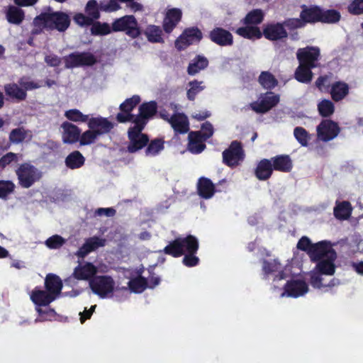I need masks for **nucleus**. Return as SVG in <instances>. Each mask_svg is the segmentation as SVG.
<instances>
[{
	"label": "nucleus",
	"instance_id": "15",
	"mask_svg": "<svg viewBox=\"0 0 363 363\" xmlns=\"http://www.w3.org/2000/svg\"><path fill=\"white\" fill-rule=\"evenodd\" d=\"M308 285L304 281L294 279L286 282L279 296L297 298L303 296L308 292Z\"/></svg>",
	"mask_w": 363,
	"mask_h": 363
},
{
	"label": "nucleus",
	"instance_id": "47",
	"mask_svg": "<svg viewBox=\"0 0 363 363\" xmlns=\"http://www.w3.org/2000/svg\"><path fill=\"white\" fill-rule=\"evenodd\" d=\"M91 26V33L94 35H105L113 31L112 26L111 27L107 23L96 21L94 22Z\"/></svg>",
	"mask_w": 363,
	"mask_h": 363
},
{
	"label": "nucleus",
	"instance_id": "21",
	"mask_svg": "<svg viewBox=\"0 0 363 363\" xmlns=\"http://www.w3.org/2000/svg\"><path fill=\"white\" fill-rule=\"evenodd\" d=\"M211 40L220 46H230L233 43L232 34L222 28H216L209 33Z\"/></svg>",
	"mask_w": 363,
	"mask_h": 363
},
{
	"label": "nucleus",
	"instance_id": "1",
	"mask_svg": "<svg viewBox=\"0 0 363 363\" xmlns=\"http://www.w3.org/2000/svg\"><path fill=\"white\" fill-rule=\"evenodd\" d=\"M198 248L197 239L194 236L189 235L184 238H176L160 252L174 257H179L184 255L183 264L186 267H191L199 264V259L195 256Z\"/></svg>",
	"mask_w": 363,
	"mask_h": 363
},
{
	"label": "nucleus",
	"instance_id": "3",
	"mask_svg": "<svg viewBox=\"0 0 363 363\" xmlns=\"http://www.w3.org/2000/svg\"><path fill=\"white\" fill-rule=\"evenodd\" d=\"M309 257L313 262H318L317 267L327 274H334L337 255L330 242L323 240L313 244L309 250Z\"/></svg>",
	"mask_w": 363,
	"mask_h": 363
},
{
	"label": "nucleus",
	"instance_id": "20",
	"mask_svg": "<svg viewBox=\"0 0 363 363\" xmlns=\"http://www.w3.org/2000/svg\"><path fill=\"white\" fill-rule=\"evenodd\" d=\"M262 270L265 276H274V281L286 279L281 264L277 259L264 260Z\"/></svg>",
	"mask_w": 363,
	"mask_h": 363
},
{
	"label": "nucleus",
	"instance_id": "48",
	"mask_svg": "<svg viewBox=\"0 0 363 363\" xmlns=\"http://www.w3.org/2000/svg\"><path fill=\"white\" fill-rule=\"evenodd\" d=\"M65 116L69 121L77 123H86L89 120V115L82 113L77 108L66 111Z\"/></svg>",
	"mask_w": 363,
	"mask_h": 363
},
{
	"label": "nucleus",
	"instance_id": "41",
	"mask_svg": "<svg viewBox=\"0 0 363 363\" xmlns=\"http://www.w3.org/2000/svg\"><path fill=\"white\" fill-rule=\"evenodd\" d=\"M323 274H325V275H333V274H327V273H325L322 271H320L319 269H318L317 266L315 267V268L314 269L313 271H312L311 272V279H310V282H311V284L315 287V288H318V289H321V288H323V287H326V286H334L335 284L333 282H331L328 284H325L323 283H322V275Z\"/></svg>",
	"mask_w": 363,
	"mask_h": 363
},
{
	"label": "nucleus",
	"instance_id": "14",
	"mask_svg": "<svg viewBox=\"0 0 363 363\" xmlns=\"http://www.w3.org/2000/svg\"><path fill=\"white\" fill-rule=\"evenodd\" d=\"M201 38L202 33L199 28H187L177 39L175 46L179 50H184L189 45L199 43Z\"/></svg>",
	"mask_w": 363,
	"mask_h": 363
},
{
	"label": "nucleus",
	"instance_id": "13",
	"mask_svg": "<svg viewBox=\"0 0 363 363\" xmlns=\"http://www.w3.org/2000/svg\"><path fill=\"white\" fill-rule=\"evenodd\" d=\"M144 128L134 124L128 130V138L130 140L127 147L129 152L133 153L144 147L148 143V138L141 132Z\"/></svg>",
	"mask_w": 363,
	"mask_h": 363
},
{
	"label": "nucleus",
	"instance_id": "62",
	"mask_svg": "<svg viewBox=\"0 0 363 363\" xmlns=\"http://www.w3.org/2000/svg\"><path fill=\"white\" fill-rule=\"evenodd\" d=\"M348 12L353 15L363 13V0H354L347 7Z\"/></svg>",
	"mask_w": 363,
	"mask_h": 363
},
{
	"label": "nucleus",
	"instance_id": "19",
	"mask_svg": "<svg viewBox=\"0 0 363 363\" xmlns=\"http://www.w3.org/2000/svg\"><path fill=\"white\" fill-rule=\"evenodd\" d=\"M87 125L89 128L94 130L99 136L110 133L114 127L111 121L100 116L89 118Z\"/></svg>",
	"mask_w": 363,
	"mask_h": 363
},
{
	"label": "nucleus",
	"instance_id": "46",
	"mask_svg": "<svg viewBox=\"0 0 363 363\" xmlns=\"http://www.w3.org/2000/svg\"><path fill=\"white\" fill-rule=\"evenodd\" d=\"M188 86L189 89H187L186 96L190 101L194 100L196 95L201 92L205 88V86H203V82H199L197 80L189 82Z\"/></svg>",
	"mask_w": 363,
	"mask_h": 363
},
{
	"label": "nucleus",
	"instance_id": "59",
	"mask_svg": "<svg viewBox=\"0 0 363 363\" xmlns=\"http://www.w3.org/2000/svg\"><path fill=\"white\" fill-rule=\"evenodd\" d=\"M99 7L101 11L113 12L120 9L118 0H101L99 2Z\"/></svg>",
	"mask_w": 363,
	"mask_h": 363
},
{
	"label": "nucleus",
	"instance_id": "32",
	"mask_svg": "<svg viewBox=\"0 0 363 363\" xmlns=\"http://www.w3.org/2000/svg\"><path fill=\"white\" fill-rule=\"evenodd\" d=\"M4 91L8 96L18 101H23L27 97L26 90L23 89L18 83H10L6 84L4 86Z\"/></svg>",
	"mask_w": 363,
	"mask_h": 363
},
{
	"label": "nucleus",
	"instance_id": "11",
	"mask_svg": "<svg viewBox=\"0 0 363 363\" xmlns=\"http://www.w3.org/2000/svg\"><path fill=\"white\" fill-rule=\"evenodd\" d=\"M64 60L67 68L91 66L96 62L94 55L89 52H74L65 56Z\"/></svg>",
	"mask_w": 363,
	"mask_h": 363
},
{
	"label": "nucleus",
	"instance_id": "24",
	"mask_svg": "<svg viewBox=\"0 0 363 363\" xmlns=\"http://www.w3.org/2000/svg\"><path fill=\"white\" fill-rule=\"evenodd\" d=\"M169 123L175 134H184L189 130V123L186 116L182 113H174L171 116Z\"/></svg>",
	"mask_w": 363,
	"mask_h": 363
},
{
	"label": "nucleus",
	"instance_id": "2",
	"mask_svg": "<svg viewBox=\"0 0 363 363\" xmlns=\"http://www.w3.org/2000/svg\"><path fill=\"white\" fill-rule=\"evenodd\" d=\"M33 33H39L43 28L56 29L60 32L66 30L70 24V17L61 11H52L50 7L37 16L33 20Z\"/></svg>",
	"mask_w": 363,
	"mask_h": 363
},
{
	"label": "nucleus",
	"instance_id": "50",
	"mask_svg": "<svg viewBox=\"0 0 363 363\" xmlns=\"http://www.w3.org/2000/svg\"><path fill=\"white\" fill-rule=\"evenodd\" d=\"M318 109L322 116L328 117L334 113L335 106L330 100L323 99L318 103Z\"/></svg>",
	"mask_w": 363,
	"mask_h": 363
},
{
	"label": "nucleus",
	"instance_id": "16",
	"mask_svg": "<svg viewBox=\"0 0 363 363\" xmlns=\"http://www.w3.org/2000/svg\"><path fill=\"white\" fill-rule=\"evenodd\" d=\"M340 133V128L335 122L323 120L317 126V135L322 141L328 142L334 139Z\"/></svg>",
	"mask_w": 363,
	"mask_h": 363
},
{
	"label": "nucleus",
	"instance_id": "23",
	"mask_svg": "<svg viewBox=\"0 0 363 363\" xmlns=\"http://www.w3.org/2000/svg\"><path fill=\"white\" fill-rule=\"evenodd\" d=\"M62 140L65 143L73 144L80 140L81 130L75 125L65 121L62 123Z\"/></svg>",
	"mask_w": 363,
	"mask_h": 363
},
{
	"label": "nucleus",
	"instance_id": "38",
	"mask_svg": "<svg viewBox=\"0 0 363 363\" xmlns=\"http://www.w3.org/2000/svg\"><path fill=\"white\" fill-rule=\"evenodd\" d=\"M84 157L77 150L69 154L65 161L66 166L71 169L80 168L84 165Z\"/></svg>",
	"mask_w": 363,
	"mask_h": 363
},
{
	"label": "nucleus",
	"instance_id": "6",
	"mask_svg": "<svg viewBox=\"0 0 363 363\" xmlns=\"http://www.w3.org/2000/svg\"><path fill=\"white\" fill-rule=\"evenodd\" d=\"M30 297L31 301L36 306L38 313L41 315L46 313L50 316H55V311L53 309L46 308V311H43L41 306H48L50 303L55 300V296L50 294L46 289H41L40 287H35L30 293Z\"/></svg>",
	"mask_w": 363,
	"mask_h": 363
},
{
	"label": "nucleus",
	"instance_id": "42",
	"mask_svg": "<svg viewBox=\"0 0 363 363\" xmlns=\"http://www.w3.org/2000/svg\"><path fill=\"white\" fill-rule=\"evenodd\" d=\"M162 33L161 28L155 25L148 26L145 31V35L151 43H162L163 41Z\"/></svg>",
	"mask_w": 363,
	"mask_h": 363
},
{
	"label": "nucleus",
	"instance_id": "25",
	"mask_svg": "<svg viewBox=\"0 0 363 363\" xmlns=\"http://www.w3.org/2000/svg\"><path fill=\"white\" fill-rule=\"evenodd\" d=\"M182 12L179 9L173 8L167 11L163 21V28L166 33H171L180 21Z\"/></svg>",
	"mask_w": 363,
	"mask_h": 363
},
{
	"label": "nucleus",
	"instance_id": "60",
	"mask_svg": "<svg viewBox=\"0 0 363 363\" xmlns=\"http://www.w3.org/2000/svg\"><path fill=\"white\" fill-rule=\"evenodd\" d=\"M18 162V155L13 152H8L0 158V167L1 169L5 168L6 166L11 164L12 163H16Z\"/></svg>",
	"mask_w": 363,
	"mask_h": 363
},
{
	"label": "nucleus",
	"instance_id": "44",
	"mask_svg": "<svg viewBox=\"0 0 363 363\" xmlns=\"http://www.w3.org/2000/svg\"><path fill=\"white\" fill-rule=\"evenodd\" d=\"M147 287L146 279L142 277L133 279L128 281V289L133 293H142Z\"/></svg>",
	"mask_w": 363,
	"mask_h": 363
},
{
	"label": "nucleus",
	"instance_id": "4",
	"mask_svg": "<svg viewBox=\"0 0 363 363\" xmlns=\"http://www.w3.org/2000/svg\"><path fill=\"white\" fill-rule=\"evenodd\" d=\"M112 30L114 32H125L127 35L132 38H136L141 33L138 23L133 15H126L116 19L112 23Z\"/></svg>",
	"mask_w": 363,
	"mask_h": 363
},
{
	"label": "nucleus",
	"instance_id": "57",
	"mask_svg": "<svg viewBox=\"0 0 363 363\" xmlns=\"http://www.w3.org/2000/svg\"><path fill=\"white\" fill-rule=\"evenodd\" d=\"M27 133L28 132L23 128H15L10 133L9 139L11 143L18 144L26 139Z\"/></svg>",
	"mask_w": 363,
	"mask_h": 363
},
{
	"label": "nucleus",
	"instance_id": "22",
	"mask_svg": "<svg viewBox=\"0 0 363 363\" xmlns=\"http://www.w3.org/2000/svg\"><path fill=\"white\" fill-rule=\"evenodd\" d=\"M262 35L268 40H278L286 38L287 32L282 23H270L264 26Z\"/></svg>",
	"mask_w": 363,
	"mask_h": 363
},
{
	"label": "nucleus",
	"instance_id": "63",
	"mask_svg": "<svg viewBox=\"0 0 363 363\" xmlns=\"http://www.w3.org/2000/svg\"><path fill=\"white\" fill-rule=\"evenodd\" d=\"M196 133H201L203 139L207 140L213 135V127L211 123L206 122L201 125V130Z\"/></svg>",
	"mask_w": 363,
	"mask_h": 363
},
{
	"label": "nucleus",
	"instance_id": "43",
	"mask_svg": "<svg viewBox=\"0 0 363 363\" xmlns=\"http://www.w3.org/2000/svg\"><path fill=\"white\" fill-rule=\"evenodd\" d=\"M264 16V13L261 9H254L247 14L242 22L245 25H257L263 21Z\"/></svg>",
	"mask_w": 363,
	"mask_h": 363
},
{
	"label": "nucleus",
	"instance_id": "17",
	"mask_svg": "<svg viewBox=\"0 0 363 363\" xmlns=\"http://www.w3.org/2000/svg\"><path fill=\"white\" fill-rule=\"evenodd\" d=\"M157 111V104L155 101L142 104L139 107V114L134 119V124L145 127L148 120L152 118Z\"/></svg>",
	"mask_w": 363,
	"mask_h": 363
},
{
	"label": "nucleus",
	"instance_id": "33",
	"mask_svg": "<svg viewBox=\"0 0 363 363\" xmlns=\"http://www.w3.org/2000/svg\"><path fill=\"white\" fill-rule=\"evenodd\" d=\"M199 195L206 199L211 198L215 193V186L212 182L207 178L202 177L198 182Z\"/></svg>",
	"mask_w": 363,
	"mask_h": 363
},
{
	"label": "nucleus",
	"instance_id": "61",
	"mask_svg": "<svg viewBox=\"0 0 363 363\" xmlns=\"http://www.w3.org/2000/svg\"><path fill=\"white\" fill-rule=\"evenodd\" d=\"M65 240L62 237L58 235H55L50 237L45 241V245L48 247L50 249H58L61 246H62L65 244Z\"/></svg>",
	"mask_w": 363,
	"mask_h": 363
},
{
	"label": "nucleus",
	"instance_id": "12",
	"mask_svg": "<svg viewBox=\"0 0 363 363\" xmlns=\"http://www.w3.org/2000/svg\"><path fill=\"white\" fill-rule=\"evenodd\" d=\"M279 102V95L268 91L261 94L257 101L250 104L251 108L257 113H264Z\"/></svg>",
	"mask_w": 363,
	"mask_h": 363
},
{
	"label": "nucleus",
	"instance_id": "64",
	"mask_svg": "<svg viewBox=\"0 0 363 363\" xmlns=\"http://www.w3.org/2000/svg\"><path fill=\"white\" fill-rule=\"evenodd\" d=\"M284 26L291 29L302 28L305 26L304 21L301 18H289L282 23Z\"/></svg>",
	"mask_w": 363,
	"mask_h": 363
},
{
	"label": "nucleus",
	"instance_id": "36",
	"mask_svg": "<svg viewBox=\"0 0 363 363\" xmlns=\"http://www.w3.org/2000/svg\"><path fill=\"white\" fill-rule=\"evenodd\" d=\"M352 206L349 201L336 202L334 207V216L338 220H346L351 216Z\"/></svg>",
	"mask_w": 363,
	"mask_h": 363
},
{
	"label": "nucleus",
	"instance_id": "8",
	"mask_svg": "<svg viewBox=\"0 0 363 363\" xmlns=\"http://www.w3.org/2000/svg\"><path fill=\"white\" fill-rule=\"evenodd\" d=\"M19 184L23 188L30 187L41 177V172L34 166L22 164L16 171Z\"/></svg>",
	"mask_w": 363,
	"mask_h": 363
},
{
	"label": "nucleus",
	"instance_id": "18",
	"mask_svg": "<svg viewBox=\"0 0 363 363\" xmlns=\"http://www.w3.org/2000/svg\"><path fill=\"white\" fill-rule=\"evenodd\" d=\"M97 272L96 267L91 263L87 262L84 265L77 266L73 272V276L65 280L66 284L72 285L75 279L87 280L94 276Z\"/></svg>",
	"mask_w": 363,
	"mask_h": 363
},
{
	"label": "nucleus",
	"instance_id": "9",
	"mask_svg": "<svg viewBox=\"0 0 363 363\" xmlns=\"http://www.w3.org/2000/svg\"><path fill=\"white\" fill-rule=\"evenodd\" d=\"M223 162L230 167L238 166L245 158L242 145L237 140L233 141L229 147L223 152Z\"/></svg>",
	"mask_w": 363,
	"mask_h": 363
},
{
	"label": "nucleus",
	"instance_id": "30",
	"mask_svg": "<svg viewBox=\"0 0 363 363\" xmlns=\"http://www.w3.org/2000/svg\"><path fill=\"white\" fill-rule=\"evenodd\" d=\"M272 172V161L267 159H263L257 164L255 174L259 180L265 181L270 178Z\"/></svg>",
	"mask_w": 363,
	"mask_h": 363
},
{
	"label": "nucleus",
	"instance_id": "26",
	"mask_svg": "<svg viewBox=\"0 0 363 363\" xmlns=\"http://www.w3.org/2000/svg\"><path fill=\"white\" fill-rule=\"evenodd\" d=\"M62 279L56 274H48L45 279V289L57 299L62 289Z\"/></svg>",
	"mask_w": 363,
	"mask_h": 363
},
{
	"label": "nucleus",
	"instance_id": "56",
	"mask_svg": "<svg viewBox=\"0 0 363 363\" xmlns=\"http://www.w3.org/2000/svg\"><path fill=\"white\" fill-rule=\"evenodd\" d=\"M130 291L128 287H116L114 286L113 292L111 297L117 301H123L128 298Z\"/></svg>",
	"mask_w": 363,
	"mask_h": 363
},
{
	"label": "nucleus",
	"instance_id": "7",
	"mask_svg": "<svg viewBox=\"0 0 363 363\" xmlns=\"http://www.w3.org/2000/svg\"><path fill=\"white\" fill-rule=\"evenodd\" d=\"M92 291L101 298H109L113 292L115 282L108 276H98L89 280Z\"/></svg>",
	"mask_w": 363,
	"mask_h": 363
},
{
	"label": "nucleus",
	"instance_id": "35",
	"mask_svg": "<svg viewBox=\"0 0 363 363\" xmlns=\"http://www.w3.org/2000/svg\"><path fill=\"white\" fill-rule=\"evenodd\" d=\"M321 9L318 6L304 8L300 14V17L306 23H314L320 21Z\"/></svg>",
	"mask_w": 363,
	"mask_h": 363
},
{
	"label": "nucleus",
	"instance_id": "52",
	"mask_svg": "<svg viewBox=\"0 0 363 363\" xmlns=\"http://www.w3.org/2000/svg\"><path fill=\"white\" fill-rule=\"evenodd\" d=\"M18 83L23 88V89L27 91H31L33 89H39L42 86L39 82H35L31 79L30 77L23 76L21 77Z\"/></svg>",
	"mask_w": 363,
	"mask_h": 363
},
{
	"label": "nucleus",
	"instance_id": "5",
	"mask_svg": "<svg viewBox=\"0 0 363 363\" xmlns=\"http://www.w3.org/2000/svg\"><path fill=\"white\" fill-rule=\"evenodd\" d=\"M100 11L99 3L96 0H89L84 8L85 14L76 13L74 21L82 27L89 26L100 18Z\"/></svg>",
	"mask_w": 363,
	"mask_h": 363
},
{
	"label": "nucleus",
	"instance_id": "31",
	"mask_svg": "<svg viewBox=\"0 0 363 363\" xmlns=\"http://www.w3.org/2000/svg\"><path fill=\"white\" fill-rule=\"evenodd\" d=\"M273 170L289 172L292 169V161L288 155H278L272 157Z\"/></svg>",
	"mask_w": 363,
	"mask_h": 363
},
{
	"label": "nucleus",
	"instance_id": "55",
	"mask_svg": "<svg viewBox=\"0 0 363 363\" xmlns=\"http://www.w3.org/2000/svg\"><path fill=\"white\" fill-rule=\"evenodd\" d=\"M15 189V184L9 180H0V199H6Z\"/></svg>",
	"mask_w": 363,
	"mask_h": 363
},
{
	"label": "nucleus",
	"instance_id": "53",
	"mask_svg": "<svg viewBox=\"0 0 363 363\" xmlns=\"http://www.w3.org/2000/svg\"><path fill=\"white\" fill-rule=\"evenodd\" d=\"M294 135L301 146L306 147L311 139L309 133L302 127H296L294 130Z\"/></svg>",
	"mask_w": 363,
	"mask_h": 363
},
{
	"label": "nucleus",
	"instance_id": "39",
	"mask_svg": "<svg viewBox=\"0 0 363 363\" xmlns=\"http://www.w3.org/2000/svg\"><path fill=\"white\" fill-rule=\"evenodd\" d=\"M236 33L243 38L250 40L259 39L262 36V33L259 28L248 26L238 28L236 30Z\"/></svg>",
	"mask_w": 363,
	"mask_h": 363
},
{
	"label": "nucleus",
	"instance_id": "34",
	"mask_svg": "<svg viewBox=\"0 0 363 363\" xmlns=\"http://www.w3.org/2000/svg\"><path fill=\"white\" fill-rule=\"evenodd\" d=\"M208 65V59L203 55L196 56L189 64L187 72L189 75H195Z\"/></svg>",
	"mask_w": 363,
	"mask_h": 363
},
{
	"label": "nucleus",
	"instance_id": "28",
	"mask_svg": "<svg viewBox=\"0 0 363 363\" xmlns=\"http://www.w3.org/2000/svg\"><path fill=\"white\" fill-rule=\"evenodd\" d=\"M188 150L193 154L201 153L206 147L204 140L201 134L196 132H190L189 134Z\"/></svg>",
	"mask_w": 363,
	"mask_h": 363
},
{
	"label": "nucleus",
	"instance_id": "49",
	"mask_svg": "<svg viewBox=\"0 0 363 363\" xmlns=\"http://www.w3.org/2000/svg\"><path fill=\"white\" fill-rule=\"evenodd\" d=\"M320 22L335 23L340 21V13L334 9L323 10L321 9Z\"/></svg>",
	"mask_w": 363,
	"mask_h": 363
},
{
	"label": "nucleus",
	"instance_id": "58",
	"mask_svg": "<svg viewBox=\"0 0 363 363\" xmlns=\"http://www.w3.org/2000/svg\"><path fill=\"white\" fill-rule=\"evenodd\" d=\"M140 98L138 95H134L131 98L127 99L120 106L121 111H128L131 113L133 108L140 103Z\"/></svg>",
	"mask_w": 363,
	"mask_h": 363
},
{
	"label": "nucleus",
	"instance_id": "27",
	"mask_svg": "<svg viewBox=\"0 0 363 363\" xmlns=\"http://www.w3.org/2000/svg\"><path fill=\"white\" fill-rule=\"evenodd\" d=\"M106 240L98 237H92L86 240L84 244L79 249L77 255L79 257H84L89 252L95 250L99 247L105 245Z\"/></svg>",
	"mask_w": 363,
	"mask_h": 363
},
{
	"label": "nucleus",
	"instance_id": "37",
	"mask_svg": "<svg viewBox=\"0 0 363 363\" xmlns=\"http://www.w3.org/2000/svg\"><path fill=\"white\" fill-rule=\"evenodd\" d=\"M312 69L308 66L299 64L294 73L295 79L303 84L310 83L313 79Z\"/></svg>",
	"mask_w": 363,
	"mask_h": 363
},
{
	"label": "nucleus",
	"instance_id": "40",
	"mask_svg": "<svg viewBox=\"0 0 363 363\" xmlns=\"http://www.w3.org/2000/svg\"><path fill=\"white\" fill-rule=\"evenodd\" d=\"M7 21L12 24L19 25L24 19V12L18 7L11 6L8 9L6 13Z\"/></svg>",
	"mask_w": 363,
	"mask_h": 363
},
{
	"label": "nucleus",
	"instance_id": "45",
	"mask_svg": "<svg viewBox=\"0 0 363 363\" xmlns=\"http://www.w3.org/2000/svg\"><path fill=\"white\" fill-rule=\"evenodd\" d=\"M259 82L267 89H272L277 85V80L274 76L269 72H262L259 77Z\"/></svg>",
	"mask_w": 363,
	"mask_h": 363
},
{
	"label": "nucleus",
	"instance_id": "54",
	"mask_svg": "<svg viewBox=\"0 0 363 363\" xmlns=\"http://www.w3.org/2000/svg\"><path fill=\"white\" fill-rule=\"evenodd\" d=\"M100 136L92 129L84 131L80 135L79 143L81 145H89L94 143Z\"/></svg>",
	"mask_w": 363,
	"mask_h": 363
},
{
	"label": "nucleus",
	"instance_id": "51",
	"mask_svg": "<svg viewBox=\"0 0 363 363\" xmlns=\"http://www.w3.org/2000/svg\"><path fill=\"white\" fill-rule=\"evenodd\" d=\"M164 149V141L161 139H155L150 142L145 150L147 156H155Z\"/></svg>",
	"mask_w": 363,
	"mask_h": 363
},
{
	"label": "nucleus",
	"instance_id": "29",
	"mask_svg": "<svg viewBox=\"0 0 363 363\" xmlns=\"http://www.w3.org/2000/svg\"><path fill=\"white\" fill-rule=\"evenodd\" d=\"M349 85L344 82H335L330 85V94L333 101L337 102L349 94Z\"/></svg>",
	"mask_w": 363,
	"mask_h": 363
},
{
	"label": "nucleus",
	"instance_id": "10",
	"mask_svg": "<svg viewBox=\"0 0 363 363\" xmlns=\"http://www.w3.org/2000/svg\"><path fill=\"white\" fill-rule=\"evenodd\" d=\"M320 51L318 47L307 46L299 48L296 52V57L300 65H304L311 68L319 67Z\"/></svg>",
	"mask_w": 363,
	"mask_h": 363
}]
</instances>
